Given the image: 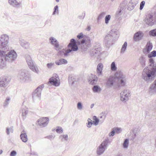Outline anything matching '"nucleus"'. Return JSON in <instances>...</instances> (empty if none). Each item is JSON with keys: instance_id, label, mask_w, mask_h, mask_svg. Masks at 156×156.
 I'll list each match as a JSON object with an SVG mask.
<instances>
[{"instance_id": "nucleus-1", "label": "nucleus", "mask_w": 156, "mask_h": 156, "mask_svg": "<svg viewBox=\"0 0 156 156\" xmlns=\"http://www.w3.org/2000/svg\"><path fill=\"white\" fill-rule=\"evenodd\" d=\"M125 76L123 75L122 72L121 71L117 72L115 74V77L110 76L107 80L105 83L106 86L108 87H110L112 86L115 82H117L118 86H124L125 85L124 80Z\"/></svg>"}, {"instance_id": "nucleus-2", "label": "nucleus", "mask_w": 156, "mask_h": 156, "mask_svg": "<svg viewBox=\"0 0 156 156\" xmlns=\"http://www.w3.org/2000/svg\"><path fill=\"white\" fill-rule=\"evenodd\" d=\"M17 56L16 52L13 50L10 51L8 53H4L2 51L0 52V68L2 69L5 66V61L12 62Z\"/></svg>"}, {"instance_id": "nucleus-3", "label": "nucleus", "mask_w": 156, "mask_h": 156, "mask_svg": "<svg viewBox=\"0 0 156 156\" xmlns=\"http://www.w3.org/2000/svg\"><path fill=\"white\" fill-rule=\"evenodd\" d=\"M117 32L115 30H112L106 36L105 38V44L107 48H109L114 43V41L117 40L119 37Z\"/></svg>"}, {"instance_id": "nucleus-4", "label": "nucleus", "mask_w": 156, "mask_h": 156, "mask_svg": "<svg viewBox=\"0 0 156 156\" xmlns=\"http://www.w3.org/2000/svg\"><path fill=\"white\" fill-rule=\"evenodd\" d=\"M156 73V70H151L148 67H147L144 69L142 72V78L147 82H151L154 80Z\"/></svg>"}, {"instance_id": "nucleus-5", "label": "nucleus", "mask_w": 156, "mask_h": 156, "mask_svg": "<svg viewBox=\"0 0 156 156\" xmlns=\"http://www.w3.org/2000/svg\"><path fill=\"white\" fill-rule=\"evenodd\" d=\"M9 37L6 34L2 35L0 37V52L2 51L4 53H8L9 51L8 43H9Z\"/></svg>"}, {"instance_id": "nucleus-6", "label": "nucleus", "mask_w": 156, "mask_h": 156, "mask_svg": "<svg viewBox=\"0 0 156 156\" xmlns=\"http://www.w3.org/2000/svg\"><path fill=\"white\" fill-rule=\"evenodd\" d=\"M84 37L83 38L81 41H77V44L78 45H81L82 49L83 51H86L88 47L90 46L91 41L88 36L84 35Z\"/></svg>"}, {"instance_id": "nucleus-7", "label": "nucleus", "mask_w": 156, "mask_h": 156, "mask_svg": "<svg viewBox=\"0 0 156 156\" xmlns=\"http://www.w3.org/2000/svg\"><path fill=\"white\" fill-rule=\"evenodd\" d=\"M18 76L23 82H28L31 80L30 75L26 69H22L20 70L19 72Z\"/></svg>"}, {"instance_id": "nucleus-8", "label": "nucleus", "mask_w": 156, "mask_h": 156, "mask_svg": "<svg viewBox=\"0 0 156 156\" xmlns=\"http://www.w3.org/2000/svg\"><path fill=\"white\" fill-rule=\"evenodd\" d=\"M25 58L27 65L30 69L34 72L37 73L38 68L37 67L35 66L33 61L30 56L28 54L26 55Z\"/></svg>"}, {"instance_id": "nucleus-9", "label": "nucleus", "mask_w": 156, "mask_h": 156, "mask_svg": "<svg viewBox=\"0 0 156 156\" xmlns=\"http://www.w3.org/2000/svg\"><path fill=\"white\" fill-rule=\"evenodd\" d=\"M109 141L108 139H105L100 145L97 150V153L98 155H101L107 149L108 144Z\"/></svg>"}, {"instance_id": "nucleus-10", "label": "nucleus", "mask_w": 156, "mask_h": 156, "mask_svg": "<svg viewBox=\"0 0 156 156\" xmlns=\"http://www.w3.org/2000/svg\"><path fill=\"white\" fill-rule=\"evenodd\" d=\"M44 87V84H41L32 93V98L33 99H35L36 98H40L41 92Z\"/></svg>"}, {"instance_id": "nucleus-11", "label": "nucleus", "mask_w": 156, "mask_h": 156, "mask_svg": "<svg viewBox=\"0 0 156 156\" xmlns=\"http://www.w3.org/2000/svg\"><path fill=\"white\" fill-rule=\"evenodd\" d=\"M59 78L56 74H54V76L49 79L48 84H51L55 86H58L60 85Z\"/></svg>"}, {"instance_id": "nucleus-12", "label": "nucleus", "mask_w": 156, "mask_h": 156, "mask_svg": "<svg viewBox=\"0 0 156 156\" xmlns=\"http://www.w3.org/2000/svg\"><path fill=\"white\" fill-rule=\"evenodd\" d=\"M50 43L55 47L56 50L57 51L59 50L62 48V46H60L58 42L54 37H51L49 39Z\"/></svg>"}, {"instance_id": "nucleus-13", "label": "nucleus", "mask_w": 156, "mask_h": 156, "mask_svg": "<svg viewBox=\"0 0 156 156\" xmlns=\"http://www.w3.org/2000/svg\"><path fill=\"white\" fill-rule=\"evenodd\" d=\"M145 22L149 26L153 25L155 22L153 15L151 14H147L145 18Z\"/></svg>"}, {"instance_id": "nucleus-14", "label": "nucleus", "mask_w": 156, "mask_h": 156, "mask_svg": "<svg viewBox=\"0 0 156 156\" xmlns=\"http://www.w3.org/2000/svg\"><path fill=\"white\" fill-rule=\"evenodd\" d=\"M49 118L47 117L40 118L37 122L40 126L42 127H44L47 126L49 122Z\"/></svg>"}, {"instance_id": "nucleus-15", "label": "nucleus", "mask_w": 156, "mask_h": 156, "mask_svg": "<svg viewBox=\"0 0 156 156\" xmlns=\"http://www.w3.org/2000/svg\"><path fill=\"white\" fill-rule=\"evenodd\" d=\"M101 48L100 47H95L91 50L90 55L92 57H96L101 55Z\"/></svg>"}, {"instance_id": "nucleus-16", "label": "nucleus", "mask_w": 156, "mask_h": 156, "mask_svg": "<svg viewBox=\"0 0 156 156\" xmlns=\"http://www.w3.org/2000/svg\"><path fill=\"white\" fill-rule=\"evenodd\" d=\"M129 95V93L127 92V90H124L120 93V100L123 102H126L128 99Z\"/></svg>"}, {"instance_id": "nucleus-17", "label": "nucleus", "mask_w": 156, "mask_h": 156, "mask_svg": "<svg viewBox=\"0 0 156 156\" xmlns=\"http://www.w3.org/2000/svg\"><path fill=\"white\" fill-rule=\"evenodd\" d=\"M144 34L142 31H139L136 33L133 36V39L136 41H137L142 39Z\"/></svg>"}, {"instance_id": "nucleus-18", "label": "nucleus", "mask_w": 156, "mask_h": 156, "mask_svg": "<svg viewBox=\"0 0 156 156\" xmlns=\"http://www.w3.org/2000/svg\"><path fill=\"white\" fill-rule=\"evenodd\" d=\"M9 80L6 77H1L0 78V87H6L9 83Z\"/></svg>"}, {"instance_id": "nucleus-19", "label": "nucleus", "mask_w": 156, "mask_h": 156, "mask_svg": "<svg viewBox=\"0 0 156 156\" xmlns=\"http://www.w3.org/2000/svg\"><path fill=\"white\" fill-rule=\"evenodd\" d=\"M103 68V66L102 63H99L97 66L96 72L97 75L98 77H101L102 76V71Z\"/></svg>"}, {"instance_id": "nucleus-20", "label": "nucleus", "mask_w": 156, "mask_h": 156, "mask_svg": "<svg viewBox=\"0 0 156 156\" xmlns=\"http://www.w3.org/2000/svg\"><path fill=\"white\" fill-rule=\"evenodd\" d=\"M153 46L152 43L148 42L146 45V48L144 49L143 51L144 53L147 54L152 50Z\"/></svg>"}, {"instance_id": "nucleus-21", "label": "nucleus", "mask_w": 156, "mask_h": 156, "mask_svg": "<svg viewBox=\"0 0 156 156\" xmlns=\"http://www.w3.org/2000/svg\"><path fill=\"white\" fill-rule=\"evenodd\" d=\"M9 4L15 8H20L21 5V2H18L16 0H9Z\"/></svg>"}, {"instance_id": "nucleus-22", "label": "nucleus", "mask_w": 156, "mask_h": 156, "mask_svg": "<svg viewBox=\"0 0 156 156\" xmlns=\"http://www.w3.org/2000/svg\"><path fill=\"white\" fill-rule=\"evenodd\" d=\"M135 0H131L129 2V3L127 5L128 10H132L133 9L134 6H135L138 3L137 1L135 2Z\"/></svg>"}, {"instance_id": "nucleus-23", "label": "nucleus", "mask_w": 156, "mask_h": 156, "mask_svg": "<svg viewBox=\"0 0 156 156\" xmlns=\"http://www.w3.org/2000/svg\"><path fill=\"white\" fill-rule=\"evenodd\" d=\"M149 62L150 63L149 66L152 67L151 68L152 70L156 71V63H155L154 59L152 58H149Z\"/></svg>"}, {"instance_id": "nucleus-24", "label": "nucleus", "mask_w": 156, "mask_h": 156, "mask_svg": "<svg viewBox=\"0 0 156 156\" xmlns=\"http://www.w3.org/2000/svg\"><path fill=\"white\" fill-rule=\"evenodd\" d=\"M67 61L64 58H61L58 60L56 61L55 62V64L57 65H60L62 64H67Z\"/></svg>"}, {"instance_id": "nucleus-25", "label": "nucleus", "mask_w": 156, "mask_h": 156, "mask_svg": "<svg viewBox=\"0 0 156 156\" xmlns=\"http://www.w3.org/2000/svg\"><path fill=\"white\" fill-rule=\"evenodd\" d=\"M145 56H146V55L142 56L139 58L140 62L142 67H144L145 65L146 59Z\"/></svg>"}, {"instance_id": "nucleus-26", "label": "nucleus", "mask_w": 156, "mask_h": 156, "mask_svg": "<svg viewBox=\"0 0 156 156\" xmlns=\"http://www.w3.org/2000/svg\"><path fill=\"white\" fill-rule=\"evenodd\" d=\"M20 137L21 140L23 142L26 143L28 139L27 135L26 133H21Z\"/></svg>"}, {"instance_id": "nucleus-27", "label": "nucleus", "mask_w": 156, "mask_h": 156, "mask_svg": "<svg viewBox=\"0 0 156 156\" xmlns=\"http://www.w3.org/2000/svg\"><path fill=\"white\" fill-rule=\"evenodd\" d=\"M149 90L151 92L156 91V80L154 81V83L151 86Z\"/></svg>"}, {"instance_id": "nucleus-28", "label": "nucleus", "mask_w": 156, "mask_h": 156, "mask_svg": "<svg viewBox=\"0 0 156 156\" xmlns=\"http://www.w3.org/2000/svg\"><path fill=\"white\" fill-rule=\"evenodd\" d=\"M20 43L21 46L25 48H27L29 46V43L23 40L20 41Z\"/></svg>"}, {"instance_id": "nucleus-29", "label": "nucleus", "mask_w": 156, "mask_h": 156, "mask_svg": "<svg viewBox=\"0 0 156 156\" xmlns=\"http://www.w3.org/2000/svg\"><path fill=\"white\" fill-rule=\"evenodd\" d=\"M92 90L94 92H100L101 89L99 86L94 85L92 88Z\"/></svg>"}, {"instance_id": "nucleus-30", "label": "nucleus", "mask_w": 156, "mask_h": 156, "mask_svg": "<svg viewBox=\"0 0 156 156\" xmlns=\"http://www.w3.org/2000/svg\"><path fill=\"white\" fill-rule=\"evenodd\" d=\"M127 42L125 41L124 43L122 45L121 50V53H124L125 51L126 50L127 47Z\"/></svg>"}, {"instance_id": "nucleus-31", "label": "nucleus", "mask_w": 156, "mask_h": 156, "mask_svg": "<svg viewBox=\"0 0 156 156\" xmlns=\"http://www.w3.org/2000/svg\"><path fill=\"white\" fill-rule=\"evenodd\" d=\"M129 144V140L128 139H125L123 144V147L124 148H127Z\"/></svg>"}, {"instance_id": "nucleus-32", "label": "nucleus", "mask_w": 156, "mask_h": 156, "mask_svg": "<svg viewBox=\"0 0 156 156\" xmlns=\"http://www.w3.org/2000/svg\"><path fill=\"white\" fill-rule=\"evenodd\" d=\"M93 119L94 120L93 122L94 125L95 126L97 125L99 122V119L96 116L93 117Z\"/></svg>"}, {"instance_id": "nucleus-33", "label": "nucleus", "mask_w": 156, "mask_h": 156, "mask_svg": "<svg viewBox=\"0 0 156 156\" xmlns=\"http://www.w3.org/2000/svg\"><path fill=\"white\" fill-rule=\"evenodd\" d=\"M22 112V115L23 116H25L28 113L27 108L25 107H22L21 108Z\"/></svg>"}, {"instance_id": "nucleus-34", "label": "nucleus", "mask_w": 156, "mask_h": 156, "mask_svg": "<svg viewBox=\"0 0 156 156\" xmlns=\"http://www.w3.org/2000/svg\"><path fill=\"white\" fill-rule=\"evenodd\" d=\"M78 44H73L70 46H68L69 48H71L72 50L73 51H76L78 50Z\"/></svg>"}, {"instance_id": "nucleus-35", "label": "nucleus", "mask_w": 156, "mask_h": 156, "mask_svg": "<svg viewBox=\"0 0 156 156\" xmlns=\"http://www.w3.org/2000/svg\"><path fill=\"white\" fill-rule=\"evenodd\" d=\"M98 80V78L96 76L94 75V79H93L91 81L90 80H89L90 81V83L92 85H94L96 84Z\"/></svg>"}, {"instance_id": "nucleus-36", "label": "nucleus", "mask_w": 156, "mask_h": 156, "mask_svg": "<svg viewBox=\"0 0 156 156\" xmlns=\"http://www.w3.org/2000/svg\"><path fill=\"white\" fill-rule=\"evenodd\" d=\"M149 34L151 36H156V28L150 30L149 32Z\"/></svg>"}, {"instance_id": "nucleus-37", "label": "nucleus", "mask_w": 156, "mask_h": 156, "mask_svg": "<svg viewBox=\"0 0 156 156\" xmlns=\"http://www.w3.org/2000/svg\"><path fill=\"white\" fill-rule=\"evenodd\" d=\"M149 58H151L153 57H155L156 56V51L154 50L149 54L147 55Z\"/></svg>"}, {"instance_id": "nucleus-38", "label": "nucleus", "mask_w": 156, "mask_h": 156, "mask_svg": "<svg viewBox=\"0 0 156 156\" xmlns=\"http://www.w3.org/2000/svg\"><path fill=\"white\" fill-rule=\"evenodd\" d=\"M58 5H56L54 8V11L52 13L53 15H55L56 13H57L58 14Z\"/></svg>"}, {"instance_id": "nucleus-39", "label": "nucleus", "mask_w": 156, "mask_h": 156, "mask_svg": "<svg viewBox=\"0 0 156 156\" xmlns=\"http://www.w3.org/2000/svg\"><path fill=\"white\" fill-rule=\"evenodd\" d=\"M77 44V41H76L75 39L72 38L70 40V43L68 45V46H70L73 44Z\"/></svg>"}, {"instance_id": "nucleus-40", "label": "nucleus", "mask_w": 156, "mask_h": 156, "mask_svg": "<svg viewBox=\"0 0 156 156\" xmlns=\"http://www.w3.org/2000/svg\"><path fill=\"white\" fill-rule=\"evenodd\" d=\"M105 14L106 13L105 12H102L98 16L97 18V21H99V20L103 18L105 16Z\"/></svg>"}, {"instance_id": "nucleus-41", "label": "nucleus", "mask_w": 156, "mask_h": 156, "mask_svg": "<svg viewBox=\"0 0 156 156\" xmlns=\"http://www.w3.org/2000/svg\"><path fill=\"white\" fill-rule=\"evenodd\" d=\"M88 123H86L87 126L88 128H90L91 126L93 124L92 120L90 118H88L87 119Z\"/></svg>"}, {"instance_id": "nucleus-42", "label": "nucleus", "mask_w": 156, "mask_h": 156, "mask_svg": "<svg viewBox=\"0 0 156 156\" xmlns=\"http://www.w3.org/2000/svg\"><path fill=\"white\" fill-rule=\"evenodd\" d=\"M111 19V16L109 15H107L105 18V24H107Z\"/></svg>"}, {"instance_id": "nucleus-43", "label": "nucleus", "mask_w": 156, "mask_h": 156, "mask_svg": "<svg viewBox=\"0 0 156 156\" xmlns=\"http://www.w3.org/2000/svg\"><path fill=\"white\" fill-rule=\"evenodd\" d=\"M9 131L10 132L13 133V127L12 126L10 128H7L6 129V132L8 135H9L10 133Z\"/></svg>"}, {"instance_id": "nucleus-44", "label": "nucleus", "mask_w": 156, "mask_h": 156, "mask_svg": "<svg viewBox=\"0 0 156 156\" xmlns=\"http://www.w3.org/2000/svg\"><path fill=\"white\" fill-rule=\"evenodd\" d=\"M111 68L112 70L113 71H115L117 69V67L116 66L115 62H113L111 64Z\"/></svg>"}, {"instance_id": "nucleus-45", "label": "nucleus", "mask_w": 156, "mask_h": 156, "mask_svg": "<svg viewBox=\"0 0 156 156\" xmlns=\"http://www.w3.org/2000/svg\"><path fill=\"white\" fill-rule=\"evenodd\" d=\"M57 128L56 131L57 133H61L63 132V130L61 127L58 126Z\"/></svg>"}, {"instance_id": "nucleus-46", "label": "nucleus", "mask_w": 156, "mask_h": 156, "mask_svg": "<svg viewBox=\"0 0 156 156\" xmlns=\"http://www.w3.org/2000/svg\"><path fill=\"white\" fill-rule=\"evenodd\" d=\"M55 65L54 63H48L47 64V66L49 69H51L52 67H54Z\"/></svg>"}, {"instance_id": "nucleus-47", "label": "nucleus", "mask_w": 156, "mask_h": 156, "mask_svg": "<svg viewBox=\"0 0 156 156\" xmlns=\"http://www.w3.org/2000/svg\"><path fill=\"white\" fill-rule=\"evenodd\" d=\"M122 9H120L119 10L117 11L116 13V17H118L120 15L122 14Z\"/></svg>"}, {"instance_id": "nucleus-48", "label": "nucleus", "mask_w": 156, "mask_h": 156, "mask_svg": "<svg viewBox=\"0 0 156 156\" xmlns=\"http://www.w3.org/2000/svg\"><path fill=\"white\" fill-rule=\"evenodd\" d=\"M77 107L78 109L81 110L82 108V105L80 102H79L77 104Z\"/></svg>"}, {"instance_id": "nucleus-49", "label": "nucleus", "mask_w": 156, "mask_h": 156, "mask_svg": "<svg viewBox=\"0 0 156 156\" xmlns=\"http://www.w3.org/2000/svg\"><path fill=\"white\" fill-rule=\"evenodd\" d=\"M145 4V2L144 1H142L140 4V9L141 10L143 9Z\"/></svg>"}, {"instance_id": "nucleus-50", "label": "nucleus", "mask_w": 156, "mask_h": 156, "mask_svg": "<svg viewBox=\"0 0 156 156\" xmlns=\"http://www.w3.org/2000/svg\"><path fill=\"white\" fill-rule=\"evenodd\" d=\"M10 98H7L6 99L4 103V106H6L8 104H9V102L10 101Z\"/></svg>"}, {"instance_id": "nucleus-51", "label": "nucleus", "mask_w": 156, "mask_h": 156, "mask_svg": "<svg viewBox=\"0 0 156 156\" xmlns=\"http://www.w3.org/2000/svg\"><path fill=\"white\" fill-rule=\"evenodd\" d=\"M65 52H64V49L58 52V55H64L65 56Z\"/></svg>"}, {"instance_id": "nucleus-52", "label": "nucleus", "mask_w": 156, "mask_h": 156, "mask_svg": "<svg viewBox=\"0 0 156 156\" xmlns=\"http://www.w3.org/2000/svg\"><path fill=\"white\" fill-rule=\"evenodd\" d=\"M17 154L16 152L14 150H13L10 152V156H15Z\"/></svg>"}, {"instance_id": "nucleus-53", "label": "nucleus", "mask_w": 156, "mask_h": 156, "mask_svg": "<svg viewBox=\"0 0 156 156\" xmlns=\"http://www.w3.org/2000/svg\"><path fill=\"white\" fill-rule=\"evenodd\" d=\"M60 136H62L63 138L64 139V140L66 141H67L68 139V136L66 134V135H61Z\"/></svg>"}, {"instance_id": "nucleus-54", "label": "nucleus", "mask_w": 156, "mask_h": 156, "mask_svg": "<svg viewBox=\"0 0 156 156\" xmlns=\"http://www.w3.org/2000/svg\"><path fill=\"white\" fill-rule=\"evenodd\" d=\"M77 37L78 39H81L83 37V34L82 33H81L77 35Z\"/></svg>"}, {"instance_id": "nucleus-55", "label": "nucleus", "mask_w": 156, "mask_h": 156, "mask_svg": "<svg viewBox=\"0 0 156 156\" xmlns=\"http://www.w3.org/2000/svg\"><path fill=\"white\" fill-rule=\"evenodd\" d=\"M115 130H114V129H113L112 131L109 133V135L110 136H113L115 135Z\"/></svg>"}, {"instance_id": "nucleus-56", "label": "nucleus", "mask_w": 156, "mask_h": 156, "mask_svg": "<svg viewBox=\"0 0 156 156\" xmlns=\"http://www.w3.org/2000/svg\"><path fill=\"white\" fill-rule=\"evenodd\" d=\"M137 131V129L136 128L133 129V132L134 134L135 137L136 136V133Z\"/></svg>"}, {"instance_id": "nucleus-57", "label": "nucleus", "mask_w": 156, "mask_h": 156, "mask_svg": "<svg viewBox=\"0 0 156 156\" xmlns=\"http://www.w3.org/2000/svg\"><path fill=\"white\" fill-rule=\"evenodd\" d=\"M85 13H83L82 14V15L81 16V15L79 16H78V17L80 19H84V18L85 17Z\"/></svg>"}, {"instance_id": "nucleus-58", "label": "nucleus", "mask_w": 156, "mask_h": 156, "mask_svg": "<svg viewBox=\"0 0 156 156\" xmlns=\"http://www.w3.org/2000/svg\"><path fill=\"white\" fill-rule=\"evenodd\" d=\"M72 51V50L71 49H68L66 52L65 53V56H67L68 54L70 53L71 51Z\"/></svg>"}, {"instance_id": "nucleus-59", "label": "nucleus", "mask_w": 156, "mask_h": 156, "mask_svg": "<svg viewBox=\"0 0 156 156\" xmlns=\"http://www.w3.org/2000/svg\"><path fill=\"white\" fill-rule=\"evenodd\" d=\"M114 130H115V133H119V132L120 129L119 128L117 127L113 129Z\"/></svg>"}, {"instance_id": "nucleus-60", "label": "nucleus", "mask_w": 156, "mask_h": 156, "mask_svg": "<svg viewBox=\"0 0 156 156\" xmlns=\"http://www.w3.org/2000/svg\"><path fill=\"white\" fill-rule=\"evenodd\" d=\"M46 138H47L49 139H51L54 138V137L53 135L48 136L46 137Z\"/></svg>"}, {"instance_id": "nucleus-61", "label": "nucleus", "mask_w": 156, "mask_h": 156, "mask_svg": "<svg viewBox=\"0 0 156 156\" xmlns=\"http://www.w3.org/2000/svg\"><path fill=\"white\" fill-rule=\"evenodd\" d=\"M91 29L90 27V26H87V27L86 28L85 30L89 31Z\"/></svg>"}, {"instance_id": "nucleus-62", "label": "nucleus", "mask_w": 156, "mask_h": 156, "mask_svg": "<svg viewBox=\"0 0 156 156\" xmlns=\"http://www.w3.org/2000/svg\"><path fill=\"white\" fill-rule=\"evenodd\" d=\"M30 154L31 155H37V154L34 151H33L31 152V153H30Z\"/></svg>"}, {"instance_id": "nucleus-63", "label": "nucleus", "mask_w": 156, "mask_h": 156, "mask_svg": "<svg viewBox=\"0 0 156 156\" xmlns=\"http://www.w3.org/2000/svg\"><path fill=\"white\" fill-rule=\"evenodd\" d=\"M102 114H103L102 116L104 117V119H105L106 117V115H105V113L104 112H102Z\"/></svg>"}, {"instance_id": "nucleus-64", "label": "nucleus", "mask_w": 156, "mask_h": 156, "mask_svg": "<svg viewBox=\"0 0 156 156\" xmlns=\"http://www.w3.org/2000/svg\"><path fill=\"white\" fill-rule=\"evenodd\" d=\"M94 104H92L91 105V106H90V108H93V107H94Z\"/></svg>"}]
</instances>
